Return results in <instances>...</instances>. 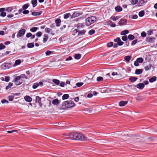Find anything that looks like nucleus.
I'll use <instances>...</instances> for the list:
<instances>
[{
  "instance_id": "obj_22",
  "label": "nucleus",
  "mask_w": 157,
  "mask_h": 157,
  "mask_svg": "<svg viewBox=\"0 0 157 157\" xmlns=\"http://www.w3.org/2000/svg\"><path fill=\"white\" fill-rule=\"evenodd\" d=\"M147 2V0H140V2L139 4L140 6H142L144 5V3H146Z\"/></svg>"
},
{
  "instance_id": "obj_56",
  "label": "nucleus",
  "mask_w": 157,
  "mask_h": 157,
  "mask_svg": "<svg viewBox=\"0 0 157 157\" xmlns=\"http://www.w3.org/2000/svg\"><path fill=\"white\" fill-rule=\"evenodd\" d=\"M13 98L14 96H9L8 97L9 100L10 101H12L13 99Z\"/></svg>"
},
{
  "instance_id": "obj_61",
  "label": "nucleus",
  "mask_w": 157,
  "mask_h": 157,
  "mask_svg": "<svg viewBox=\"0 0 157 157\" xmlns=\"http://www.w3.org/2000/svg\"><path fill=\"white\" fill-rule=\"evenodd\" d=\"M118 45L119 46H121L124 44V42L122 41L121 40L117 42Z\"/></svg>"
},
{
  "instance_id": "obj_4",
  "label": "nucleus",
  "mask_w": 157,
  "mask_h": 157,
  "mask_svg": "<svg viewBox=\"0 0 157 157\" xmlns=\"http://www.w3.org/2000/svg\"><path fill=\"white\" fill-rule=\"evenodd\" d=\"M13 82H15L16 85L17 86L21 84L22 83V81L20 76H18L14 78Z\"/></svg>"
},
{
  "instance_id": "obj_45",
  "label": "nucleus",
  "mask_w": 157,
  "mask_h": 157,
  "mask_svg": "<svg viewBox=\"0 0 157 157\" xmlns=\"http://www.w3.org/2000/svg\"><path fill=\"white\" fill-rule=\"evenodd\" d=\"M119 17L117 16L116 17L114 16V17H111V19H112V20L113 21H115L117 20H118L119 19Z\"/></svg>"
},
{
  "instance_id": "obj_50",
  "label": "nucleus",
  "mask_w": 157,
  "mask_h": 157,
  "mask_svg": "<svg viewBox=\"0 0 157 157\" xmlns=\"http://www.w3.org/2000/svg\"><path fill=\"white\" fill-rule=\"evenodd\" d=\"M138 0H131V2L133 5L136 4L138 2Z\"/></svg>"
},
{
  "instance_id": "obj_13",
  "label": "nucleus",
  "mask_w": 157,
  "mask_h": 157,
  "mask_svg": "<svg viewBox=\"0 0 157 157\" xmlns=\"http://www.w3.org/2000/svg\"><path fill=\"white\" fill-rule=\"evenodd\" d=\"M127 103V101H121L119 102V105L120 106H123L126 105Z\"/></svg>"
},
{
  "instance_id": "obj_11",
  "label": "nucleus",
  "mask_w": 157,
  "mask_h": 157,
  "mask_svg": "<svg viewBox=\"0 0 157 157\" xmlns=\"http://www.w3.org/2000/svg\"><path fill=\"white\" fill-rule=\"evenodd\" d=\"M155 38L148 37L147 38L146 41L150 43H153L155 42Z\"/></svg>"
},
{
  "instance_id": "obj_15",
  "label": "nucleus",
  "mask_w": 157,
  "mask_h": 157,
  "mask_svg": "<svg viewBox=\"0 0 157 157\" xmlns=\"http://www.w3.org/2000/svg\"><path fill=\"white\" fill-rule=\"evenodd\" d=\"M61 21L60 19H57L55 20V22L56 24V26L59 27L60 25Z\"/></svg>"
},
{
  "instance_id": "obj_53",
  "label": "nucleus",
  "mask_w": 157,
  "mask_h": 157,
  "mask_svg": "<svg viewBox=\"0 0 157 157\" xmlns=\"http://www.w3.org/2000/svg\"><path fill=\"white\" fill-rule=\"evenodd\" d=\"M138 17V16L137 15L135 14L131 16L130 18L132 19H136Z\"/></svg>"
},
{
  "instance_id": "obj_37",
  "label": "nucleus",
  "mask_w": 157,
  "mask_h": 157,
  "mask_svg": "<svg viewBox=\"0 0 157 157\" xmlns=\"http://www.w3.org/2000/svg\"><path fill=\"white\" fill-rule=\"evenodd\" d=\"M139 16L140 17H142L144 15V10H141L139 13Z\"/></svg>"
},
{
  "instance_id": "obj_41",
  "label": "nucleus",
  "mask_w": 157,
  "mask_h": 157,
  "mask_svg": "<svg viewBox=\"0 0 157 157\" xmlns=\"http://www.w3.org/2000/svg\"><path fill=\"white\" fill-rule=\"evenodd\" d=\"M29 7V5L28 4H26L22 6V9L23 10H26Z\"/></svg>"
},
{
  "instance_id": "obj_3",
  "label": "nucleus",
  "mask_w": 157,
  "mask_h": 157,
  "mask_svg": "<svg viewBox=\"0 0 157 157\" xmlns=\"http://www.w3.org/2000/svg\"><path fill=\"white\" fill-rule=\"evenodd\" d=\"M76 140H86L87 139V137L82 133H76Z\"/></svg>"
},
{
  "instance_id": "obj_30",
  "label": "nucleus",
  "mask_w": 157,
  "mask_h": 157,
  "mask_svg": "<svg viewBox=\"0 0 157 157\" xmlns=\"http://www.w3.org/2000/svg\"><path fill=\"white\" fill-rule=\"evenodd\" d=\"M38 29V28L34 27L30 29V31L32 32H35Z\"/></svg>"
},
{
  "instance_id": "obj_40",
  "label": "nucleus",
  "mask_w": 157,
  "mask_h": 157,
  "mask_svg": "<svg viewBox=\"0 0 157 157\" xmlns=\"http://www.w3.org/2000/svg\"><path fill=\"white\" fill-rule=\"evenodd\" d=\"M69 95L68 94H64L62 97V99L63 100L67 99L68 98Z\"/></svg>"
},
{
  "instance_id": "obj_24",
  "label": "nucleus",
  "mask_w": 157,
  "mask_h": 157,
  "mask_svg": "<svg viewBox=\"0 0 157 157\" xmlns=\"http://www.w3.org/2000/svg\"><path fill=\"white\" fill-rule=\"evenodd\" d=\"M21 63V60L20 59H17L15 61V63L13 65V67H15L16 66L19 65Z\"/></svg>"
},
{
  "instance_id": "obj_18",
  "label": "nucleus",
  "mask_w": 157,
  "mask_h": 157,
  "mask_svg": "<svg viewBox=\"0 0 157 157\" xmlns=\"http://www.w3.org/2000/svg\"><path fill=\"white\" fill-rule=\"evenodd\" d=\"M156 80V76H153L149 79V81L150 82H153Z\"/></svg>"
},
{
  "instance_id": "obj_21",
  "label": "nucleus",
  "mask_w": 157,
  "mask_h": 157,
  "mask_svg": "<svg viewBox=\"0 0 157 157\" xmlns=\"http://www.w3.org/2000/svg\"><path fill=\"white\" fill-rule=\"evenodd\" d=\"M132 58L131 56H126L124 57V59L127 62H129Z\"/></svg>"
},
{
  "instance_id": "obj_1",
  "label": "nucleus",
  "mask_w": 157,
  "mask_h": 157,
  "mask_svg": "<svg viewBox=\"0 0 157 157\" xmlns=\"http://www.w3.org/2000/svg\"><path fill=\"white\" fill-rule=\"evenodd\" d=\"M62 106L65 108H72L75 106L74 102L69 101H65L62 103Z\"/></svg>"
},
{
  "instance_id": "obj_34",
  "label": "nucleus",
  "mask_w": 157,
  "mask_h": 157,
  "mask_svg": "<svg viewBox=\"0 0 157 157\" xmlns=\"http://www.w3.org/2000/svg\"><path fill=\"white\" fill-rule=\"evenodd\" d=\"M71 14L69 13L65 14L64 15V18L65 19L68 18L70 17L71 16Z\"/></svg>"
},
{
  "instance_id": "obj_25",
  "label": "nucleus",
  "mask_w": 157,
  "mask_h": 157,
  "mask_svg": "<svg viewBox=\"0 0 157 157\" xmlns=\"http://www.w3.org/2000/svg\"><path fill=\"white\" fill-rule=\"evenodd\" d=\"M115 10L117 12H119L122 10V8L120 6H118L115 7Z\"/></svg>"
},
{
  "instance_id": "obj_17",
  "label": "nucleus",
  "mask_w": 157,
  "mask_h": 157,
  "mask_svg": "<svg viewBox=\"0 0 157 157\" xmlns=\"http://www.w3.org/2000/svg\"><path fill=\"white\" fill-rule=\"evenodd\" d=\"M81 57V55L80 54H76L74 56V57L76 59H80Z\"/></svg>"
},
{
  "instance_id": "obj_6",
  "label": "nucleus",
  "mask_w": 157,
  "mask_h": 157,
  "mask_svg": "<svg viewBox=\"0 0 157 157\" xmlns=\"http://www.w3.org/2000/svg\"><path fill=\"white\" fill-rule=\"evenodd\" d=\"M26 31L24 29H21L18 31L17 35V37L18 38L24 36Z\"/></svg>"
},
{
  "instance_id": "obj_52",
  "label": "nucleus",
  "mask_w": 157,
  "mask_h": 157,
  "mask_svg": "<svg viewBox=\"0 0 157 157\" xmlns=\"http://www.w3.org/2000/svg\"><path fill=\"white\" fill-rule=\"evenodd\" d=\"M6 46L2 44H0V50H2L5 48Z\"/></svg>"
},
{
  "instance_id": "obj_35",
  "label": "nucleus",
  "mask_w": 157,
  "mask_h": 157,
  "mask_svg": "<svg viewBox=\"0 0 157 157\" xmlns=\"http://www.w3.org/2000/svg\"><path fill=\"white\" fill-rule=\"evenodd\" d=\"M86 32V31L85 30H83L82 31H80L78 33V35L80 36L83 35Z\"/></svg>"
},
{
  "instance_id": "obj_64",
  "label": "nucleus",
  "mask_w": 157,
  "mask_h": 157,
  "mask_svg": "<svg viewBox=\"0 0 157 157\" xmlns=\"http://www.w3.org/2000/svg\"><path fill=\"white\" fill-rule=\"evenodd\" d=\"M52 52L50 51H47L45 52V54L46 56H48L50 54H51Z\"/></svg>"
},
{
  "instance_id": "obj_9",
  "label": "nucleus",
  "mask_w": 157,
  "mask_h": 157,
  "mask_svg": "<svg viewBox=\"0 0 157 157\" xmlns=\"http://www.w3.org/2000/svg\"><path fill=\"white\" fill-rule=\"evenodd\" d=\"M82 13L81 12H75L71 16V18L72 19L73 18L77 17L81 15Z\"/></svg>"
},
{
  "instance_id": "obj_29",
  "label": "nucleus",
  "mask_w": 157,
  "mask_h": 157,
  "mask_svg": "<svg viewBox=\"0 0 157 157\" xmlns=\"http://www.w3.org/2000/svg\"><path fill=\"white\" fill-rule=\"evenodd\" d=\"M129 33V31L127 30H125L123 31H122L121 33V35H124L127 34H128Z\"/></svg>"
},
{
  "instance_id": "obj_12",
  "label": "nucleus",
  "mask_w": 157,
  "mask_h": 157,
  "mask_svg": "<svg viewBox=\"0 0 157 157\" xmlns=\"http://www.w3.org/2000/svg\"><path fill=\"white\" fill-rule=\"evenodd\" d=\"M137 88L140 90H142L144 88V85L143 83H140L138 84L136 86Z\"/></svg>"
},
{
  "instance_id": "obj_2",
  "label": "nucleus",
  "mask_w": 157,
  "mask_h": 157,
  "mask_svg": "<svg viewBox=\"0 0 157 157\" xmlns=\"http://www.w3.org/2000/svg\"><path fill=\"white\" fill-rule=\"evenodd\" d=\"M96 20V18L94 16H91L87 17L86 19V25L89 26L94 23Z\"/></svg>"
},
{
  "instance_id": "obj_36",
  "label": "nucleus",
  "mask_w": 157,
  "mask_h": 157,
  "mask_svg": "<svg viewBox=\"0 0 157 157\" xmlns=\"http://www.w3.org/2000/svg\"><path fill=\"white\" fill-rule=\"evenodd\" d=\"M136 60L139 63H142L144 61V59L141 57L139 58L136 59Z\"/></svg>"
},
{
  "instance_id": "obj_10",
  "label": "nucleus",
  "mask_w": 157,
  "mask_h": 157,
  "mask_svg": "<svg viewBox=\"0 0 157 157\" xmlns=\"http://www.w3.org/2000/svg\"><path fill=\"white\" fill-rule=\"evenodd\" d=\"M127 21L126 20L121 19L119 22L118 23L120 25H125L127 23Z\"/></svg>"
},
{
  "instance_id": "obj_31",
  "label": "nucleus",
  "mask_w": 157,
  "mask_h": 157,
  "mask_svg": "<svg viewBox=\"0 0 157 157\" xmlns=\"http://www.w3.org/2000/svg\"><path fill=\"white\" fill-rule=\"evenodd\" d=\"M13 85V84L12 83L10 82L8 84V85L6 87V90H7L10 89Z\"/></svg>"
},
{
  "instance_id": "obj_14",
  "label": "nucleus",
  "mask_w": 157,
  "mask_h": 157,
  "mask_svg": "<svg viewBox=\"0 0 157 157\" xmlns=\"http://www.w3.org/2000/svg\"><path fill=\"white\" fill-rule=\"evenodd\" d=\"M25 100L27 102H30L32 101V98L29 96H26L24 97Z\"/></svg>"
},
{
  "instance_id": "obj_51",
  "label": "nucleus",
  "mask_w": 157,
  "mask_h": 157,
  "mask_svg": "<svg viewBox=\"0 0 157 157\" xmlns=\"http://www.w3.org/2000/svg\"><path fill=\"white\" fill-rule=\"evenodd\" d=\"M83 24L81 23H78L77 25V27L78 28H80L83 27Z\"/></svg>"
},
{
  "instance_id": "obj_44",
  "label": "nucleus",
  "mask_w": 157,
  "mask_h": 157,
  "mask_svg": "<svg viewBox=\"0 0 157 157\" xmlns=\"http://www.w3.org/2000/svg\"><path fill=\"white\" fill-rule=\"evenodd\" d=\"M95 31L94 29H91L88 32V34L90 35H91L95 33Z\"/></svg>"
},
{
  "instance_id": "obj_43",
  "label": "nucleus",
  "mask_w": 157,
  "mask_h": 157,
  "mask_svg": "<svg viewBox=\"0 0 157 157\" xmlns=\"http://www.w3.org/2000/svg\"><path fill=\"white\" fill-rule=\"evenodd\" d=\"M13 10L11 7H8L6 9V11L8 13L11 12Z\"/></svg>"
},
{
  "instance_id": "obj_57",
  "label": "nucleus",
  "mask_w": 157,
  "mask_h": 157,
  "mask_svg": "<svg viewBox=\"0 0 157 157\" xmlns=\"http://www.w3.org/2000/svg\"><path fill=\"white\" fill-rule=\"evenodd\" d=\"M137 41V40H135L132 41L131 44L132 45H135Z\"/></svg>"
},
{
  "instance_id": "obj_47",
  "label": "nucleus",
  "mask_w": 157,
  "mask_h": 157,
  "mask_svg": "<svg viewBox=\"0 0 157 157\" xmlns=\"http://www.w3.org/2000/svg\"><path fill=\"white\" fill-rule=\"evenodd\" d=\"M113 42H111L109 43H108L107 44V46L108 47H110L113 46Z\"/></svg>"
},
{
  "instance_id": "obj_59",
  "label": "nucleus",
  "mask_w": 157,
  "mask_h": 157,
  "mask_svg": "<svg viewBox=\"0 0 157 157\" xmlns=\"http://www.w3.org/2000/svg\"><path fill=\"white\" fill-rule=\"evenodd\" d=\"M20 76L21 78H25L26 79H27L28 78L26 76L25 74H22L21 75H20Z\"/></svg>"
},
{
  "instance_id": "obj_63",
  "label": "nucleus",
  "mask_w": 157,
  "mask_h": 157,
  "mask_svg": "<svg viewBox=\"0 0 157 157\" xmlns=\"http://www.w3.org/2000/svg\"><path fill=\"white\" fill-rule=\"evenodd\" d=\"M141 35L142 36L145 37L146 36V33L144 32H143L141 33Z\"/></svg>"
},
{
  "instance_id": "obj_49",
  "label": "nucleus",
  "mask_w": 157,
  "mask_h": 157,
  "mask_svg": "<svg viewBox=\"0 0 157 157\" xmlns=\"http://www.w3.org/2000/svg\"><path fill=\"white\" fill-rule=\"evenodd\" d=\"M128 38L127 36H122L121 38L122 40L124 41H126L127 40Z\"/></svg>"
},
{
  "instance_id": "obj_23",
  "label": "nucleus",
  "mask_w": 157,
  "mask_h": 157,
  "mask_svg": "<svg viewBox=\"0 0 157 157\" xmlns=\"http://www.w3.org/2000/svg\"><path fill=\"white\" fill-rule=\"evenodd\" d=\"M37 0H32L31 2L33 7H35L37 5Z\"/></svg>"
},
{
  "instance_id": "obj_8",
  "label": "nucleus",
  "mask_w": 157,
  "mask_h": 157,
  "mask_svg": "<svg viewBox=\"0 0 157 157\" xmlns=\"http://www.w3.org/2000/svg\"><path fill=\"white\" fill-rule=\"evenodd\" d=\"M43 83L41 82H40L38 83L35 82L33 84L32 86V87L33 89H36L39 86H43Z\"/></svg>"
},
{
  "instance_id": "obj_46",
  "label": "nucleus",
  "mask_w": 157,
  "mask_h": 157,
  "mask_svg": "<svg viewBox=\"0 0 157 157\" xmlns=\"http://www.w3.org/2000/svg\"><path fill=\"white\" fill-rule=\"evenodd\" d=\"M103 78L102 77L99 76L97 78V80L98 82H100L103 81Z\"/></svg>"
},
{
  "instance_id": "obj_32",
  "label": "nucleus",
  "mask_w": 157,
  "mask_h": 157,
  "mask_svg": "<svg viewBox=\"0 0 157 157\" xmlns=\"http://www.w3.org/2000/svg\"><path fill=\"white\" fill-rule=\"evenodd\" d=\"M151 65L150 64H149V65L145 66L144 67V69L146 71H148L151 69Z\"/></svg>"
},
{
  "instance_id": "obj_60",
  "label": "nucleus",
  "mask_w": 157,
  "mask_h": 157,
  "mask_svg": "<svg viewBox=\"0 0 157 157\" xmlns=\"http://www.w3.org/2000/svg\"><path fill=\"white\" fill-rule=\"evenodd\" d=\"M32 36V34L30 33H28L26 35V37L27 38H29L31 37Z\"/></svg>"
},
{
  "instance_id": "obj_5",
  "label": "nucleus",
  "mask_w": 157,
  "mask_h": 157,
  "mask_svg": "<svg viewBox=\"0 0 157 157\" xmlns=\"http://www.w3.org/2000/svg\"><path fill=\"white\" fill-rule=\"evenodd\" d=\"M76 133H73L65 135L64 138L66 139L76 140Z\"/></svg>"
},
{
  "instance_id": "obj_20",
  "label": "nucleus",
  "mask_w": 157,
  "mask_h": 157,
  "mask_svg": "<svg viewBox=\"0 0 157 157\" xmlns=\"http://www.w3.org/2000/svg\"><path fill=\"white\" fill-rule=\"evenodd\" d=\"M143 71L142 69H137L136 70L135 73L136 75H139Z\"/></svg>"
},
{
  "instance_id": "obj_38",
  "label": "nucleus",
  "mask_w": 157,
  "mask_h": 157,
  "mask_svg": "<svg viewBox=\"0 0 157 157\" xmlns=\"http://www.w3.org/2000/svg\"><path fill=\"white\" fill-rule=\"evenodd\" d=\"M52 81L56 85H58L60 83L59 81L57 79H53Z\"/></svg>"
},
{
  "instance_id": "obj_19",
  "label": "nucleus",
  "mask_w": 157,
  "mask_h": 157,
  "mask_svg": "<svg viewBox=\"0 0 157 157\" xmlns=\"http://www.w3.org/2000/svg\"><path fill=\"white\" fill-rule=\"evenodd\" d=\"M48 38V36L47 34H45L44 35L43 40V42L44 43L46 42Z\"/></svg>"
},
{
  "instance_id": "obj_16",
  "label": "nucleus",
  "mask_w": 157,
  "mask_h": 157,
  "mask_svg": "<svg viewBox=\"0 0 157 157\" xmlns=\"http://www.w3.org/2000/svg\"><path fill=\"white\" fill-rule=\"evenodd\" d=\"M42 13V12H32V14L33 16H39Z\"/></svg>"
},
{
  "instance_id": "obj_28",
  "label": "nucleus",
  "mask_w": 157,
  "mask_h": 157,
  "mask_svg": "<svg viewBox=\"0 0 157 157\" xmlns=\"http://www.w3.org/2000/svg\"><path fill=\"white\" fill-rule=\"evenodd\" d=\"M52 103L54 105H57L59 104V100L58 99H54L52 101Z\"/></svg>"
},
{
  "instance_id": "obj_7",
  "label": "nucleus",
  "mask_w": 157,
  "mask_h": 157,
  "mask_svg": "<svg viewBox=\"0 0 157 157\" xmlns=\"http://www.w3.org/2000/svg\"><path fill=\"white\" fill-rule=\"evenodd\" d=\"M11 66V64L9 63H5L2 64V68L4 69H6L9 68Z\"/></svg>"
},
{
  "instance_id": "obj_48",
  "label": "nucleus",
  "mask_w": 157,
  "mask_h": 157,
  "mask_svg": "<svg viewBox=\"0 0 157 157\" xmlns=\"http://www.w3.org/2000/svg\"><path fill=\"white\" fill-rule=\"evenodd\" d=\"M10 80V77L9 76H6L5 77L4 81L6 82H8Z\"/></svg>"
},
{
  "instance_id": "obj_27",
  "label": "nucleus",
  "mask_w": 157,
  "mask_h": 157,
  "mask_svg": "<svg viewBox=\"0 0 157 157\" xmlns=\"http://www.w3.org/2000/svg\"><path fill=\"white\" fill-rule=\"evenodd\" d=\"M137 79V78L135 77H130L129 78V79L130 81L132 82H134L136 81Z\"/></svg>"
},
{
  "instance_id": "obj_42",
  "label": "nucleus",
  "mask_w": 157,
  "mask_h": 157,
  "mask_svg": "<svg viewBox=\"0 0 157 157\" xmlns=\"http://www.w3.org/2000/svg\"><path fill=\"white\" fill-rule=\"evenodd\" d=\"M134 36L131 34L128 35V39L130 40H132L134 39Z\"/></svg>"
},
{
  "instance_id": "obj_33",
  "label": "nucleus",
  "mask_w": 157,
  "mask_h": 157,
  "mask_svg": "<svg viewBox=\"0 0 157 157\" xmlns=\"http://www.w3.org/2000/svg\"><path fill=\"white\" fill-rule=\"evenodd\" d=\"M27 47L29 48H33L34 47V44L33 43H29L27 44Z\"/></svg>"
},
{
  "instance_id": "obj_26",
  "label": "nucleus",
  "mask_w": 157,
  "mask_h": 157,
  "mask_svg": "<svg viewBox=\"0 0 157 157\" xmlns=\"http://www.w3.org/2000/svg\"><path fill=\"white\" fill-rule=\"evenodd\" d=\"M41 99L39 96H36V103H39L41 102Z\"/></svg>"
},
{
  "instance_id": "obj_54",
  "label": "nucleus",
  "mask_w": 157,
  "mask_h": 157,
  "mask_svg": "<svg viewBox=\"0 0 157 157\" xmlns=\"http://www.w3.org/2000/svg\"><path fill=\"white\" fill-rule=\"evenodd\" d=\"M83 84V83L82 82H78L76 84V85L78 87H80Z\"/></svg>"
},
{
  "instance_id": "obj_62",
  "label": "nucleus",
  "mask_w": 157,
  "mask_h": 157,
  "mask_svg": "<svg viewBox=\"0 0 157 157\" xmlns=\"http://www.w3.org/2000/svg\"><path fill=\"white\" fill-rule=\"evenodd\" d=\"M6 15V13L5 12L1 13L0 14V16L2 17H4Z\"/></svg>"
},
{
  "instance_id": "obj_55",
  "label": "nucleus",
  "mask_w": 157,
  "mask_h": 157,
  "mask_svg": "<svg viewBox=\"0 0 157 157\" xmlns=\"http://www.w3.org/2000/svg\"><path fill=\"white\" fill-rule=\"evenodd\" d=\"M42 35V33L41 32H39L36 33V35L38 37H40Z\"/></svg>"
},
{
  "instance_id": "obj_58",
  "label": "nucleus",
  "mask_w": 157,
  "mask_h": 157,
  "mask_svg": "<svg viewBox=\"0 0 157 157\" xmlns=\"http://www.w3.org/2000/svg\"><path fill=\"white\" fill-rule=\"evenodd\" d=\"M153 30L152 29H150L147 31V34L148 35H151L153 33Z\"/></svg>"
},
{
  "instance_id": "obj_39",
  "label": "nucleus",
  "mask_w": 157,
  "mask_h": 157,
  "mask_svg": "<svg viewBox=\"0 0 157 157\" xmlns=\"http://www.w3.org/2000/svg\"><path fill=\"white\" fill-rule=\"evenodd\" d=\"M45 31L46 33H52V30L50 28H46L45 29Z\"/></svg>"
}]
</instances>
